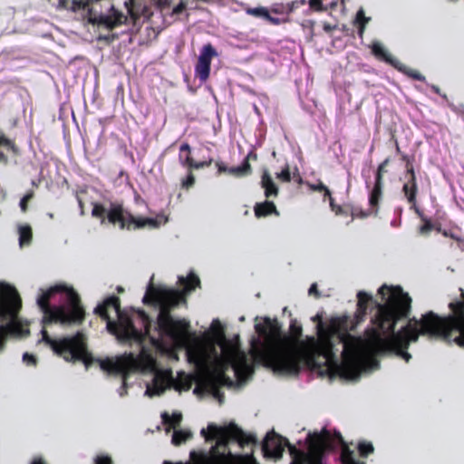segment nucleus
Listing matches in <instances>:
<instances>
[{
  "mask_svg": "<svg viewBox=\"0 0 464 464\" xmlns=\"http://www.w3.org/2000/svg\"><path fill=\"white\" fill-rule=\"evenodd\" d=\"M402 208H398L395 210V213L398 215V218H395L391 221V226L393 227H398L401 225V216Z\"/></svg>",
  "mask_w": 464,
  "mask_h": 464,
  "instance_id": "f704fd0d",
  "label": "nucleus"
},
{
  "mask_svg": "<svg viewBox=\"0 0 464 464\" xmlns=\"http://www.w3.org/2000/svg\"><path fill=\"white\" fill-rule=\"evenodd\" d=\"M358 450L360 451L361 456L367 457L370 453L373 451V447L371 443L361 442L358 445Z\"/></svg>",
  "mask_w": 464,
  "mask_h": 464,
  "instance_id": "bb28decb",
  "label": "nucleus"
},
{
  "mask_svg": "<svg viewBox=\"0 0 464 464\" xmlns=\"http://www.w3.org/2000/svg\"><path fill=\"white\" fill-rule=\"evenodd\" d=\"M36 304L43 313L44 326L52 324L63 326L78 324L84 319L77 293L66 285H56L47 290L40 288Z\"/></svg>",
  "mask_w": 464,
  "mask_h": 464,
  "instance_id": "423d86ee",
  "label": "nucleus"
},
{
  "mask_svg": "<svg viewBox=\"0 0 464 464\" xmlns=\"http://www.w3.org/2000/svg\"><path fill=\"white\" fill-rule=\"evenodd\" d=\"M92 215L96 218H102V223L104 222L107 217L109 222L115 224L121 223V227L130 228L133 225L135 228H141L144 227H159L168 221V218L163 214H159L156 217L141 218L134 217L130 212L124 210L121 204L117 202L108 201L103 204L93 203Z\"/></svg>",
  "mask_w": 464,
  "mask_h": 464,
  "instance_id": "6e6552de",
  "label": "nucleus"
},
{
  "mask_svg": "<svg viewBox=\"0 0 464 464\" xmlns=\"http://www.w3.org/2000/svg\"><path fill=\"white\" fill-rule=\"evenodd\" d=\"M350 176H351V173H350V172H348V179H350Z\"/></svg>",
  "mask_w": 464,
  "mask_h": 464,
  "instance_id": "603ef678",
  "label": "nucleus"
},
{
  "mask_svg": "<svg viewBox=\"0 0 464 464\" xmlns=\"http://www.w3.org/2000/svg\"><path fill=\"white\" fill-rule=\"evenodd\" d=\"M217 50L211 44H205L199 53L197 63L195 65V76L201 83L205 82L210 73L211 60L218 56Z\"/></svg>",
  "mask_w": 464,
  "mask_h": 464,
  "instance_id": "f8f14e48",
  "label": "nucleus"
},
{
  "mask_svg": "<svg viewBox=\"0 0 464 464\" xmlns=\"http://www.w3.org/2000/svg\"><path fill=\"white\" fill-rule=\"evenodd\" d=\"M117 291H118V293H122L124 290L121 286H118Z\"/></svg>",
  "mask_w": 464,
  "mask_h": 464,
  "instance_id": "a18cd8bd",
  "label": "nucleus"
},
{
  "mask_svg": "<svg viewBox=\"0 0 464 464\" xmlns=\"http://www.w3.org/2000/svg\"><path fill=\"white\" fill-rule=\"evenodd\" d=\"M238 429L235 424H231V430H229L227 428L219 427L214 423H210L208 426V430L210 435L208 436L207 430L202 429L200 434L207 440H216V446L212 447L213 455L212 457L204 456L202 459V464H234L235 456L228 452L227 455L225 452L219 453L217 450L218 446L226 447L228 441L232 439L231 432L237 431Z\"/></svg>",
  "mask_w": 464,
  "mask_h": 464,
  "instance_id": "1a4fd4ad",
  "label": "nucleus"
},
{
  "mask_svg": "<svg viewBox=\"0 0 464 464\" xmlns=\"http://www.w3.org/2000/svg\"><path fill=\"white\" fill-rule=\"evenodd\" d=\"M430 88H431V90H432L435 93H437V94H440V89H439V87H438V86H436V85H430Z\"/></svg>",
  "mask_w": 464,
  "mask_h": 464,
  "instance_id": "79ce46f5",
  "label": "nucleus"
},
{
  "mask_svg": "<svg viewBox=\"0 0 464 464\" xmlns=\"http://www.w3.org/2000/svg\"><path fill=\"white\" fill-rule=\"evenodd\" d=\"M22 299L16 288L0 282V354L9 337L24 338L29 334L27 321L20 315Z\"/></svg>",
  "mask_w": 464,
  "mask_h": 464,
  "instance_id": "0eeeda50",
  "label": "nucleus"
},
{
  "mask_svg": "<svg viewBox=\"0 0 464 464\" xmlns=\"http://www.w3.org/2000/svg\"><path fill=\"white\" fill-rule=\"evenodd\" d=\"M276 177L285 182H289L292 179L288 166H286L281 172L276 173Z\"/></svg>",
  "mask_w": 464,
  "mask_h": 464,
  "instance_id": "7c9ffc66",
  "label": "nucleus"
},
{
  "mask_svg": "<svg viewBox=\"0 0 464 464\" xmlns=\"http://www.w3.org/2000/svg\"><path fill=\"white\" fill-rule=\"evenodd\" d=\"M130 6H127L130 17L111 5L110 0H72L71 8L74 12L87 13L91 24L96 25L99 30H107V34L98 35V41L107 44L119 38L118 33H111L119 26L126 27L121 34H134L139 31L137 24L141 18L143 22L151 19L153 24L154 17L162 18L163 24L169 25L180 19L181 14L186 12V5L180 3L169 13L166 6L169 0H130Z\"/></svg>",
  "mask_w": 464,
  "mask_h": 464,
  "instance_id": "20e7f679",
  "label": "nucleus"
},
{
  "mask_svg": "<svg viewBox=\"0 0 464 464\" xmlns=\"http://www.w3.org/2000/svg\"><path fill=\"white\" fill-rule=\"evenodd\" d=\"M14 150L15 147L11 140L7 139L5 135L0 130V162L7 163V157L5 155L3 150Z\"/></svg>",
  "mask_w": 464,
  "mask_h": 464,
  "instance_id": "6ab92c4d",
  "label": "nucleus"
},
{
  "mask_svg": "<svg viewBox=\"0 0 464 464\" xmlns=\"http://www.w3.org/2000/svg\"><path fill=\"white\" fill-rule=\"evenodd\" d=\"M69 0H59L58 5L63 8H69Z\"/></svg>",
  "mask_w": 464,
  "mask_h": 464,
  "instance_id": "58836bf2",
  "label": "nucleus"
},
{
  "mask_svg": "<svg viewBox=\"0 0 464 464\" xmlns=\"http://www.w3.org/2000/svg\"><path fill=\"white\" fill-rule=\"evenodd\" d=\"M444 100H447V96L445 94L441 95Z\"/></svg>",
  "mask_w": 464,
  "mask_h": 464,
  "instance_id": "de8ad7c7",
  "label": "nucleus"
},
{
  "mask_svg": "<svg viewBox=\"0 0 464 464\" xmlns=\"http://www.w3.org/2000/svg\"><path fill=\"white\" fill-rule=\"evenodd\" d=\"M195 183V178L193 176V174L191 173V171L188 170V173L187 175V177L185 179H181V187L183 188H191Z\"/></svg>",
  "mask_w": 464,
  "mask_h": 464,
  "instance_id": "c756f323",
  "label": "nucleus"
},
{
  "mask_svg": "<svg viewBox=\"0 0 464 464\" xmlns=\"http://www.w3.org/2000/svg\"><path fill=\"white\" fill-rule=\"evenodd\" d=\"M266 20L269 21L273 24H278L280 23V19L277 17H273L268 14V17L265 18Z\"/></svg>",
  "mask_w": 464,
  "mask_h": 464,
  "instance_id": "4c0bfd02",
  "label": "nucleus"
},
{
  "mask_svg": "<svg viewBox=\"0 0 464 464\" xmlns=\"http://www.w3.org/2000/svg\"><path fill=\"white\" fill-rule=\"evenodd\" d=\"M231 37L239 42L237 44L239 48H246L247 46L246 43L251 41L244 33H237L236 34L231 35Z\"/></svg>",
  "mask_w": 464,
  "mask_h": 464,
  "instance_id": "a878e982",
  "label": "nucleus"
},
{
  "mask_svg": "<svg viewBox=\"0 0 464 464\" xmlns=\"http://www.w3.org/2000/svg\"><path fill=\"white\" fill-rule=\"evenodd\" d=\"M191 436H192V433L190 431L176 430L173 432L171 441L174 445L178 446V445H180L181 443L185 442Z\"/></svg>",
  "mask_w": 464,
  "mask_h": 464,
  "instance_id": "4be33fe9",
  "label": "nucleus"
},
{
  "mask_svg": "<svg viewBox=\"0 0 464 464\" xmlns=\"http://www.w3.org/2000/svg\"><path fill=\"white\" fill-rule=\"evenodd\" d=\"M218 167V171L219 172H226L227 171L228 172V169L229 168H227L226 166H224L223 164L221 163H217Z\"/></svg>",
  "mask_w": 464,
  "mask_h": 464,
  "instance_id": "ea45409f",
  "label": "nucleus"
},
{
  "mask_svg": "<svg viewBox=\"0 0 464 464\" xmlns=\"http://www.w3.org/2000/svg\"><path fill=\"white\" fill-rule=\"evenodd\" d=\"M94 313L106 322L110 334L119 342L129 343L133 350L115 358L94 359L87 350L86 338L82 333L53 338L44 328L41 330L40 342L67 362L82 361L86 369L96 362L104 372L121 376L122 384L117 392L121 398L127 394L130 375L137 372L149 378L144 380L145 396L161 395L170 386L171 377L157 368L153 354L146 346L147 341L155 347L161 346L159 341L152 340L155 335L151 332L150 318L141 310H121L120 300L113 295L99 304Z\"/></svg>",
  "mask_w": 464,
  "mask_h": 464,
  "instance_id": "7ed1b4c3",
  "label": "nucleus"
},
{
  "mask_svg": "<svg viewBox=\"0 0 464 464\" xmlns=\"http://www.w3.org/2000/svg\"><path fill=\"white\" fill-rule=\"evenodd\" d=\"M293 179L299 184L303 183V179L297 169H295V171L293 173Z\"/></svg>",
  "mask_w": 464,
  "mask_h": 464,
  "instance_id": "e433bc0d",
  "label": "nucleus"
},
{
  "mask_svg": "<svg viewBox=\"0 0 464 464\" xmlns=\"http://www.w3.org/2000/svg\"><path fill=\"white\" fill-rule=\"evenodd\" d=\"M372 53L378 57L379 59L383 60L387 63L391 64L392 67L398 66L399 61L395 58H393L382 46V44L378 42L374 41L372 45Z\"/></svg>",
  "mask_w": 464,
  "mask_h": 464,
  "instance_id": "4468645a",
  "label": "nucleus"
},
{
  "mask_svg": "<svg viewBox=\"0 0 464 464\" xmlns=\"http://www.w3.org/2000/svg\"><path fill=\"white\" fill-rule=\"evenodd\" d=\"M211 160H209L208 161H200V162H196L194 161V160H192V162L191 164L188 166V169L189 171H191L192 169H202L204 167H208L210 164H211Z\"/></svg>",
  "mask_w": 464,
  "mask_h": 464,
  "instance_id": "473e14b6",
  "label": "nucleus"
},
{
  "mask_svg": "<svg viewBox=\"0 0 464 464\" xmlns=\"http://www.w3.org/2000/svg\"><path fill=\"white\" fill-rule=\"evenodd\" d=\"M17 232L19 235V245L24 246L29 245L32 240V228L27 224H19L17 226Z\"/></svg>",
  "mask_w": 464,
  "mask_h": 464,
  "instance_id": "f3484780",
  "label": "nucleus"
},
{
  "mask_svg": "<svg viewBox=\"0 0 464 464\" xmlns=\"http://www.w3.org/2000/svg\"><path fill=\"white\" fill-rule=\"evenodd\" d=\"M261 186L265 189V195L266 198L277 196L278 189L266 170L263 172Z\"/></svg>",
  "mask_w": 464,
  "mask_h": 464,
  "instance_id": "dca6fc26",
  "label": "nucleus"
},
{
  "mask_svg": "<svg viewBox=\"0 0 464 464\" xmlns=\"http://www.w3.org/2000/svg\"><path fill=\"white\" fill-rule=\"evenodd\" d=\"M370 18L364 15V12L362 9H360L356 14L355 22L359 24L358 26V34L360 37H362V34L365 28L366 24L369 22Z\"/></svg>",
  "mask_w": 464,
  "mask_h": 464,
  "instance_id": "b1692460",
  "label": "nucleus"
},
{
  "mask_svg": "<svg viewBox=\"0 0 464 464\" xmlns=\"http://www.w3.org/2000/svg\"><path fill=\"white\" fill-rule=\"evenodd\" d=\"M163 464H172V463H170L169 461H164Z\"/></svg>",
  "mask_w": 464,
  "mask_h": 464,
  "instance_id": "8fccbe9b",
  "label": "nucleus"
},
{
  "mask_svg": "<svg viewBox=\"0 0 464 464\" xmlns=\"http://www.w3.org/2000/svg\"><path fill=\"white\" fill-rule=\"evenodd\" d=\"M372 53L378 57L379 59L383 60L387 63L391 64L392 67L398 66L399 61L395 58H393L382 46V44L378 42L374 41L372 45Z\"/></svg>",
  "mask_w": 464,
  "mask_h": 464,
  "instance_id": "ddd939ff",
  "label": "nucleus"
},
{
  "mask_svg": "<svg viewBox=\"0 0 464 464\" xmlns=\"http://www.w3.org/2000/svg\"><path fill=\"white\" fill-rule=\"evenodd\" d=\"M247 14L257 17H262L264 19L268 17V11L264 7L250 8L247 10Z\"/></svg>",
  "mask_w": 464,
  "mask_h": 464,
  "instance_id": "cd10ccee",
  "label": "nucleus"
},
{
  "mask_svg": "<svg viewBox=\"0 0 464 464\" xmlns=\"http://www.w3.org/2000/svg\"><path fill=\"white\" fill-rule=\"evenodd\" d=\"M161 417L165 424L170 425L173 428L179 425L182 419L181 413H173L172 416H169L165 412L161 415Z\"/></svg>",
  "mask_w": 464,
  "mask_h": 464,
  "instance_id": "393cba45",
  "label": "nucleus"
},
{
  "mask_svg": "<svg viewBox=\"0 0 464 464\" xmlns=\"http://www.w3.org/2000/svg\"><path fill=\"white\" fill-rule=\"evenodd\" d=\"M239 321H241V322L245 321V316H240Z\"/></svg>",
  "mask_w": 464,
  "mask_h": 464,
  "instance_id": "49530a36",
  "label": "nucleus"
},
{
  "mask_svg": "<svg viewBox=\"0 0 464 464\" xmlns=\"http://www.w3.org/2000/svg\"><path fill=\"white\" fill-rule=\"evenodd\" d=\"M396 150H397L398 152H400V148H399L398 145L396 146Z\"/></svg>",
  "mask_w": 464,
  "mask_h": 464,
  "instance_id": "09e8293b",
  "label": "nucleus"
},
{
  "mask_svg": "<svg viewBox=\"0 0 464 464\" xmlns=\"http://www.w3.org/2000/svg\"><path fill=\"white\" fill-rule=\"evenodd\" d=\"M305 450H299L293 447L289 441L276 433H267L262 443L265 455L279 459L282 457L284 448L288 447L292 455L291 464H327L328 454L338 451L337 459L340 464H364L356 460L353 452L344 443L339 431H331L324 428L320 432H308L305 439Z\"/></svg>",
  "mask_w": 464,
  "mask_h": 464,
  "instance_id": "39448f33",
  "label": "nucleus"
},
{
  "mask_svg": "<svg viewBox=\"0 0 464 464\" xmlns=\"http://www.w3.org/2000/svg\"><path fill=\"white\" fill-rule=\"evenodd\" d=\"M308 294L309 295H319V293H318V290H317V285L316 284H312L309 290H308Z\"/></svg>",
  "mask_w": 464,
  "mask_h": 464,
  "instance_id": "c9c22d12",
  "label": "nucleus"
},
{
  "mask_svg": "<svg viewBox=\"0 0 464 464\" xmlns=\"http://www.w3.org/2000/svg\"><path fill=\"white\" fill-rule=\"evenodd\" d=\"M395 69L414 80L425 82V77L422 74L408 68L407 66L401 64L400 62L398 63V66H396Z\"/></svg>",
  "mask_w": 464,
  "mask_h": 464,
  "instance_id": "412c9836",
  "label": "nucleus"
},
{
  "mask_svg": "<svg viewBox=\"0 0 464 464\" xmlns=\"http://www.w3.org/2000/svg\"><path fill=\"white\" fill-rule=\"evenodd\" d=\"M31 464H45L41 458L34 459Z\"/></svg>",
  "mask_w": 464,
  "mask_h": 464,
  "instance_id": "a19ab883",
  "label": "nucleus"
},
{
  "mask_svg": "<svg viewBox=\"0 0 464 464\" xmlns=\"http://www.w3.org/2000/svg\"><path fill=\"white\" fill-rule=\"evenodd\" d=\"M274 213L276 216H279L278 211L275 204L271 201H265L264 203H258L255 207V214L257 217L266 216L268 214Z\"/></svg>",
  "mask_w": 464,
  "mask_h": 464,
  "instance_id": "a211bd4d",
  "label": "nucleus"
},
{
  "mask_svg": "<svg viewBox=\"0 0 464 464\" xmlns=\"http://www.w3.org/2000/svg\"><path fill=\"white\" fill-rule=\"evenodd\" d=\"M401 159L403 161H405L406 169L403 177L404 182L402 186V192L407 201L411 204V208H413L423 220L424 224L420 227V233L425 235L434 228V225L420 214V211L416 205V195L418 188L417 177L412 165L413 158H411L408 155H402Z\"/></svg>",
  "mask_w": 464,
  "mask_h": 464,
  "instance_id": "9d476101",
  "label": "nucleus"
},
{
  "mask_svg": "<svg viewBox=\"0 0 464 464\" xmlns=\"http://www.w3.org/2000/svg\"><path fill=\"white\" fill-rule=\"evenodd\" d=\"M381 303L373 302L372 295L363 291L357 294L355 327L367 314L368 304H374V314L371 316L372 327L365 335L353 336L344 329L316 325L317 338L298 340L302 327L295 319L290 323V331L295 339L283 334L276 320L265 318L256 323L257 336L251 340V358L281 374H296L307 369L321 377H340L345 381H357L362 372L379 369V355L395 354L406 362L411 355L407 352L410 343L419 335L442 339L464 347V301L450 302L451 314L440 316L431 311L420 319H410L395 331L397 321L406 317L411 299L401 286L382 285L378 290ZM346 328V325H343Z\"/></svg>",
  "mask_w": 464,
  "mask_h": 464,
  "instance_id": "f257e3e1",
  "label": "nucleus"
},
{
  "mask_svg": "<svg viewBox=\"0 0 464 464\" xmlns=\"http://www.w3.org/2000/svg\"><path fill=\"white\" fill-rule=\"evenodd\" d=\"M253 109L257 115H260V111L256 104H253Z\"/></svg>",
  "mask_w": 464,
  "mask_h": 464,
  "instance_id": "37998d69",
  "label": "nucleus"
},
{
  "mask_svg": "<svg viewBox=\"0 0 464 464\" xmlns=\"http://www.w3.org/2000/svg\"><path fill=\"white\" fill-rule=\"evenodd\" d=\"M33 192H29L21 198L19 206L23 212L26 211L27 202L33 198Z\"/></svg>",
  "mask_w": 464,
  "mask_h": 464,
  "instance_id": "72a5a7b5",
  "label": "nucleus"
},
{
  "mask_svg": "<svg viewBox=\"0 0 464 464\" xmlns=\"http://www.w3.org/2000/svg\"><path fill=\"white\" fill-rule=\"evenodd\" d=\"M178 284L182 292L167 286H154L150 283L142 298L144 304H152L157 310L156 321L151 322L153 341L185 350L187 361L197 371V384L193 392L197 395H211L221 404L224 394L221 387L239 388L252 376L255 363L240 347L239 336H226L218 319L212 321L211 334L197 337L189 333V323L175 319L169 310L185 302L183 294L199 285L198 277L193 273L185 277L179 276Z\"/></svg>",
  "mask_w": 464,
  "mask_h": 464,
  "instance_id": "f03ea898",
  "label": "nucleus"
},
{
  "mask_svg": "<svg viewBox=\"0 0 464 464\" xmlns=\"http://www.w3.org/2000/svg\"><path fill=\"white\" fill-rule=\"evenodd\" d=\"M283 311H284V313H285V312L287 311V308H286V307H285V308L283 309Z\"/></svg>",
  "mask_w": 464,
  "mask_h": 464,
  "instance_id": "3c124183",
  "label": "nucleus"
},
{
  "mask_svg": "<svg viewBox=\"0 0 464 464\" xmlns=\"http://www.w3.org/2000/svg\"><path fill=\"white\" fill-rule=\"evenodd\" d=\"M249 171H250V164L248 163V161L246 160H245L241 165H239L237 167H231L228 169V172L230 174H233V175L238 176V177L245 176V175L248 174Z\"/></svg>",
  "mask_w": 464,
  "mask_h": 464,
  "instance_id": "5701e85b",
  "label": "nucleus"
},
{
  "mask_svg": "<svg viewBox=\"0 0 464 464\" xmlns=\"http://www.w3.org/2000/svg\"><path fill=\"white\" fill-rule=\"evenodd\" d=\"M306 185L314 191H320L324 192V200L326 199V198H329L330 200V207L333 211H335L337 214L341 211V207L336 206L334 202L333 198L331 197V192L328 189V188L324 185L321 181H319L317 184H311L309 182L306 183Z\"/></svg>",
  "mask_w": 464,
  "mask_h": 464,
  "instance_id": "2eb2a0df",
  "label": "nucleus"
},
{
  "mask_svg": "<svg viewBox=\"0 0 464 464\" xmlns=\"http://www.w3.org/2000/svg\"><path fill=\"white\" fill-rule=\"evenodd\" d=\"M192 158L190 157V147L188 143H183L179 148V163L185 167L188 168V166L192 162Z\"/></svg>",
  "mask_w": 464,
  "mask_h": 464,
  "instance_id": "aec40b11",
  "label": "nucleus"
},
{
  "mask_svg": "<svg viewBox=\"0 0 464 464\" xmlns=\"http://www.w3.org/2000/svg\"><path fill=\"white\" fill-rule=\"evenodd\" d=\"M94 464H113L109 455H97L94 459Z\"/></svg>",
  "mask_w": 464,
  "mask_h": 464,
  "instance_id": "2f4dec72",
  "label": "nucleus"
},
{
  "mask_svg": "<svg viewBox=\"0 0 464 464\" xmlns=\"http://www.w3.org/2000/svg\"><path fill=\"white\" fill-rule=\"evenodd\" d=\"M77 200H78V203H79V207L81 208V214L82 215L83 214L82 202V200L79 198H77Z\"/></svg>",
  "mask_w": 464,
  "mask_h": 464,
  "instance_id": "c03bdc74",
  "label": "nucleus"
},
{
  "mask_svg": "<svg viewBox=\"0 0 464 464\" xmlns=\"http://www.w3.org/2000/svg\"><path fill=\"white\" fill-rule=\"evenodd\" d=\"M22 361L27 366L35 367L37 364V358L34 354L29 353H24L23 354Z\"/></svg>",
  "mask_w": 464,
  "mask_h": 464,
  "instance_id": "c85d7f7f",
  "label": "nucleus"
},
{
  "mask_svg": "<svg viewBox=\"0 0 464 464\" xmlns=\"http://www.w3.org/2000/svg\"><path fill=\"white\" fill-rule=\"evenodd\" d=\"M389 163V159L384 160L378 167L377 171L374 175V180L372 182L370 177V170H366L363 169L362 170V176L365 180V185L369 192V206L370 208L367 210H361L360 213H356V210H353V215L365 218L372 214H376L378 210V203L382 197V173H384L385 168Z\"/></svg>",
  "mask_w": 464,
  "mask_h": 464,
  "instance_id": "9b49d317",
  "label": "nucleus"
}]
</instances>
